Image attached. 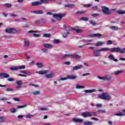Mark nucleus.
<instances>
[{"instance_id": "obj_28", "label": "nucleus", "mask_w": 125, "mask_h": 125, "mask_svg": "<svg viewBox=\"0 0 125 125\" xmlns=\"http://www.w3.org/2000/svg\"><path fill=\"white\" fill-rule=\"evenodd\" d=\"M74 6L75 5L74 4H68L64 5V7H68V8L74 7Z\"/></svg>"}, {"instance_id": "obj_44", "label": "nucleus", "mask_w": 125, "mask_h": 125, "mask_svg": "<svg viewBox=\"0 0 125 125\" xmlns=\"http://www.w3.org/2000/svg\"><path fill=\"white\" fill-rule=\"evenodd\" d=\"M120 53L121 54H124V53H125V48H123L122 49H121Z\"/></svg>"}, {"instance_id": "obj_48", "label": "nucleus", "mask_w": 125, "mask_h": 125, "mask_svg": "<svg viewBox=\"0 0 125 125\" xmlns=\"http://www.w3.org/2000/svg\"><path fill=\"white\" fill-rule=\"evenodd\" d=\"M90 115H91V116H97V113H96L95 112H92L90 113Z\"/></svg>"}, {"instance_id": "obj_57", "label": "nucleus", "mask_w": 125, "mask_h": 125, "mask_svg": "<svg viewBox=\"0 0 125 125\" xmlns=\"http://www.w3.org/2000/svg\"><path fill=\"white\" fill-rule=\"evenodd\" d=\"M90 120H91L92 121H99V119H98L95 117L91 118H90Z\"/></svg>"}, {"instance_id": "obj_25", "label": "nucleus", "mask_w": 125, "mask_h": 125, "mask_svg": "<svg viewBox=\"0 0 125 125\" xmlns=\"http://www.w3.org/2000/svg\"><path fill=\"white\" fill-rule=\"evenodd\" d=\"M96 90L95 89H92V90H86L84 91L85 93H92V92H95Z\"/></svg>"}, {"instance_id": "obj_18", "label": "nucleus", "mask_w": 125, "mask_h": 125, "mask_svg": "<svg viewBox=\"0 0 125 125\" xmlns=\"http://www.w3.org/2000/svg\"><path fill=\"white\" fill-rule=\"evenodd\" d=\"M92 38H100V37H102V35L101 34H94L90 35Z\"/></svg>"}, {"instance_id": "obj_52", "label": "nucleus", "mask_w": 125, "mask_h": 125, "mask_svg": "<svg viewBox=\"0 0 125 125\" xmlns=\"http://www.w3.org/2000/svg\"><path fill=\"white\" fill-rule=\"evenodd\" d=\"M3 122H4V117H0V123H2Z\"/></svg>"}, {"instance_id": "obj_11", "label": "nucleus", "mask_w": 125, "mask_h": 125, "mask_svg": "<svg viewBox=\"0 0 125 125\" xmlns=\"http://www.w3.org/2000/svg\"><path fill=\"white\" fill-rule=\"evenodd\" d=\"M72 121L74 123H83V119H81L76 118L72 119Z\"/></svg>"}, {"instance_id": "obj_21", "label": "nucleus", "mask_w": 125, "mask_h": 125, "mask_svg": "<svg viewBox=\"0 0 125 125\" xmlns=\"http://www.w3.org/2000/svg\"><path fill=\"white\" fill-rule=\"evenodd\" d=\"M105 44V42H98L95 44L96 46H101V45H103V44Z\"/></svg>"}, {"instance_id": "obj_40", "label": "nucleus", "mask_w": 125, "mask_h": 125, "mask_svg": "<svg viewBox=\"0 0 125 125\" xmlns=\"http://www.w3.org/2000/svg\"><path fill=\"white\" fill-rule=\"evenodd\" d=\"M18 70H23L26 68V66L25 65H21L20 66H18Z\"/></svg>"}, {"instance_id": "obj_38", "label": "nucleus", "mask_w": 125, "mask_h": 125, "mask_svg": "<svg viewBox=\"0 0 125 125\" xmlns=\"http://www.w3.org/2000/svg\"><path fill=\"white\" fill-rule=\"evenodd\" d=\"M32 94H33L34 95H39L41 94V92L40 91H35L32 92Z\"/></svg>"}, {"instance_id": "obj_54", "label": "nucleus", "mask_w": 125, "mask_h": 125, "mask_svg": "<svg viewBox=\"0 0 125 125\" xmlns=\"http://www.w3.org/2000/svg\"><path fill=\"white\" fill-rule=\"evenodd\" d=\"M92 17H97V16H99V14L98 13L96 14H93L91 15Z\"/></svg>"}, {"instance_id": "obj_55", "label": "nucleus", "mask_w": 125, "mask_h": 125, "mask_svg": "<svg viewBox=\"0 0 125 125\" xmlns=\"http://www.w3.org/2000/svg\"><path fill=\"white\" fill-rule=\"evenodd\" d=\"M54 43H59V42H60V40L55 39L54 40Z\"/></svg>"}, {"instance_id": "obj_8", "label": "nucleus", "mask_w": 125, "mask_h": 125, "mask_svg": "<svg viewBox=\"0 0 125 125\" xmlns=\"http://www.w3.org/2000/svg\"><path fill=\"white\" fill-rule=\"evenodd\" d=\"M82 117L83 118H88V117H91V115H90V112H83L81 114Z\"/></svg>"}, {"instance_id": "obj_26", "label": "nucleus", "mask_w": 125, "mask_h": 125, "mask_svg": "<svg viewBox=\"0 0 125 125\" xmlns=\"http://www.w3.org/2000/svg\"><path fill=\"white\" fill-rule=\"evenodd\" d=\"M121 73H124V70H118L115 71L114 73V75L115 76H117L118 75H120V74H121Z\"/></svg>"}, {"instance_id": "obj_51", "label": "nucleus", "mask_w": 125, "mask_h": 125, "mask_svg": "<svg viewBox=\"0 0 125 125\" xmlns=\"http://www.w3.org/2000/svg\"><path fill=\"white\" fill-rule=\"evenodd\" d=\"M4 5H5L6 7H11V4L10 3H5Z\"/></svg>"}, {"instance_id": "obj_27", "label": "nucleus", "mask_w": 125, "mask_h": 125, "mask_svg": "<svg viewBox=\"0 0 125 125\" xmlns=\"http://www.w3.org/2000/svg\"><path fill=\"white\" fill-rule=\"evenodd\" d=\"M109 28L112 30V31H117V30H119V27L115 26L109 27Z\"/></svg>"}, {"instance_id": "obj_15", "label": "nucleus", "mask_w": 125, "mask_h": 125, "mask_svg": "<svg viewBox=\"0 0 125 125\" xmlns=\"http://www.w3.org/2000/svg\"><path fill=\"white\" fill-rule=\"evenodd\" d=\"M43 46L46 48H52V47H53V45H52V44L46 43L43 44Z\"/></svg>"}, {"instance_id": "obj_36", "label": "nucleus", "mask_w": 125, "mask_h": 125, "mask_svg": "<svg viewBox=\"0 0 125 125\" xmlns=\"http://www.w3.org/2000/svg\"><path fill=\"white\" fill-rule=\"evenodd\" d=\"M71 31L72 30H73V31H76L77 33H82V29H76V28H71Z\"/></svg>"}, {"instance_id": "obj_9", "label": "nucleus", "mask_w": 125, "mask_h": 125, "mask_svg": "<svg viewBox=\"0 0 125 125\" xmlns=\"http://www.w3.org/2000/svg\"><path fill=\"white\" fill-rule=\"evenodd\" d=\"M5 32L8 34H14L16 30L14 28H8L5 30Z\"/></svg>"}, {"instance_id": "obj_10", "label": "nucleus", "mask_w": 125, "mask_h": 125, "mask_svg": "<svg viewBox=\"0 0 125 125\" xmlns=\"http://www.w3.org/2000/svg\"><path fill=\"white\" fill-rule=\"evenodd\" d=\"M121 48L115 47L111 49L110 52H120Z\"/></svg>"}, {"instance_id": "obj_17", "label": "nucleus", "mask_w": 125, "mask_h": 125, "mask_svg": "<svg viewBox=\"0 0 125 125\" xmlns=\"http://www.w3.org/2000/svg\"><path fill=\"white\" fill-rule=\"evenodd\" d=\"M104 81H111L112 80V76L109 75H106L104 76Z\"/></svg>"}, {"instance_id": "obj_7", "label": "nucleus", "mask_w": 125, "mask_h": 125, "mask_svg": "<svg viewBox=\"0 0 125 125\" xmlns=\"http://www.w3.org/2000/svg\"><path fill=\"white\" fill-rule=\"evenodd\" d=\"M67 80H76L78 78V76L74 75V74L67 75L66 76Z\"/></svg>"}, {"instance_id": "obj_49", "label": "nucleus", "mask_w": 125, "mask_h": 125, "mask_svg": "<svg viewBox=\"0 0 125 125\" xmlns=\"http://www.w3.org/2000/svg\"><path fill=\"white\" fill-rule=\"evenodd\" d=\"M11 113H16V108H12L10 110Z\"/></svg>"}, {"instance_id": "obj_5", "label": "nucleus", "mask_w": 125, "mask_h": 125, "mask_svg": "<svg viewBox=\"0 0 125 125\" xmlns=\"http://www.w3.org/2000/svg\"><path fill=\"white\" fill-rule=\"evenodd\" d=\"M64 31H65L67 32H64L62 34V38H63V39H66V38L68 37V35H70V34H71L70 32L72 31V29L70 28H68L67 29H64Z\"/></svg>"}, {"instance_id": "obj_53", "label": "nucleus", "mask_w": 125, "mask_h": 125, "mask_svg": "<svg viewBox=\"0 0 125 125\" xmlns=\"http://www.w3.org/2000/svg\"><path fill=\"white\" fill-rule=\"evenodd\" d=\"M66 80H68V78H67V76H66V77H65V78L61 77L60 79V81H66Z\"/></svg>"}, {"instance_id": "obj_61", "label": "nucleus", "mask_w": 125, "mask_h": 125, "mask_svg": "<svg viewBox=\"0 0 125 125\" xmlns=\"http://www.w3.org/2000/svg\"><path fill=\"white\" fill-rule=\"evenodd\" d=\"M112 43H113V42L111 40H108L107 42V44L109 45V44H112Z\"/></svg>"}, {"instance_id": "obj_12", "label": "nucleus", "mask_w": 125, "mask_h": 125, "mask_svg": "<svg viewBox=\"0 0 125 125\" xmlns=\"http://www.w3.org/2000/svg\"><path fill=\"white\" fill-rule=\"evenodd\" d=\"M83 68V65L80 64L78 65L75 66L73 67V71H76Z\"/></svg>"}, {"instance_id": "obj_63", "label": "nucleus", "mask_w": 125, "mask_h": 125, "mask_svg": "<svg viewBox=\"0 0 125 125\" xmlns=\"http://www.w3.org/2000/svg\"><path fill=\"white\" fill-rule=\"evenodd\" d=\"M98 79H99L100 80H103V81H104V77H100V76H97Z\"/></svg>"}, {"instance_id": "obj_4", "label": "nucleus", "mask_w": 125, "mask_h": 125, "mask_svg": "<svg viewBox=\"0 0 125 125\" xmlns=\"http://www.w3.org/2000/svg\"><path fill=\"white\" fill-rule=\"evenodd\" d=\"M65 16V14L59 13V14H53V18H56L58 21L62 20V18Z\"/></svg>"}, {"instance_id": "obj_45", "label": "nucleus", "mask_w": 125, "mask_h": 125, "mask_svg": "<svg viewBox=\"0 0 125 125\" xmlns=\"http://www.w3.org/2000/svg\"><path fill=\"white\" fill-rule=\"evenodd\" d=\"M82 21H88V18L85 17H82L80 19Z\"/></svg>"}, {"instance_id": "obj_58", "label": "nucleus", "mask_w": 125, "mask_h": 125, "mask_svg": "<svg viewBox=\"0 0 125 125\" xmlns=\"http://www.w3.org/2000/svg\"><path fill=\"white\" fill-rule=\"evenodd\" d=\"M7 81H8V82H14V81H15V79H14V78H9Z\"/></svg>"}, {"instance_id": "obj_46", "label": "nucleus", "mask_w": 125, "mask_h": 125, "mask_svg": "<svg viewBox=\"0 0 125 125\" xmlns=\"http://www.w3.org/2000/svg\"><path fill=\"white\" fill-rule=\"evenodd\" d=\"M90 24H91L93 25V26H96V24H97V23L96 22L93 21H90Z\"/></svg>"}, {"instance_id": "obj_33", "label": "nucleus", "mask_w": 125, "mask_h": 125, "mask_svg": "<svg viewBox=\"0 0 125 125\" xmlns=\"http://www.w3.org/2000/svg\"><path fill=\"white\" fill-rule=\"evenodd\" d=\"M25 118H26V119H31L32 118H34V115L31 114H28L25 115Z\"/></svg>"}, {"instance_id": "obj_37", "label": "nucleus", "mask_w": 125, "mask_h": 125, "mask_svg": "<svg viewBox=\"0 0 125 125\" xmlns=\"http://www.w3.org/2000/svg\"><path fill=\"white\" fill-rule=\"evenodd\" d=\"M44 38H50L51 37V34L45 33L43 35Z\"/></svg>"}, {"instance_id": "obj_60", "label": "nucleus", "mask_w": 125, "mask_h": 125, "mask_svg": "<svg viewBox=\"0 0 125 125\" xmlns=\"http://www.w3.org/2000/svg\"><path fill=\"white\" fill-rule=\"evenodd\" d=\"M18 76L19 77H24V78H26L27 77V76L25 74H20L19 75H18Z\"/></svg>"}, {"instance_id": "obj_32", "label": "nucleus", "mask_w": 125, "mask_h": 125, "mask_svg": "<svg viewBox=\"0 0 125 125\" xmlns=\"http://www.w3.org/2000/svg\"><path fill=\"white\" fill-rule=\"evenodd\" d=\"M76 88H77V89H82V88H84V86H81L80 84H77Z\"/></svg>"}, {"instance_id": "obj_47", "label": "nucleus", "mask_w": 125, "mask_h": 125, "mask_svg": "<svg viewBox=\"0 0 125 125\" xmlns=\"http://www.w3.org/2000/svg\"><path fill=\"white\" fill-rule=\"evenodd\" d=\"M6 91L7 92H12V91H13V89L10 88H8L6 89Z\"/></svg>"}, {"instance_id": "obj_23", "label": "nucleus", "mask_w": 125, "mask_h": 125, "mask_svg": "<svg viewBox=\"0 0 125 125\" xmlns=\"http://www.w3.org/2000/svg\"><path fill=\"white\" fill-rule=\"evenodd\" d=\"M101 51H110L111 52V48H107V47H104V48H102L100 49Z\"/></svg>"}, {"instance_id": "obj_13", "label": "nucleus", "mask_w": 125, "mask_h": 125, "mask_svg": "<svg viewBox=\"0 0 125 125\" xmlns=\"http://www.w3.org/2000/svg\"><path fill=\"white\" fill-rule=\"evenodd\" d=\"M0 77H1V78H9L10 76H9V75L7 73H0Z\"/></svg>"}, {"instance_id": "obj_39", "label": "nucleus", "mask_w": 125, "mask_h": 125, "mask_svg": "<svg viewBox=\"0 0 125 125\" xmlns=\"http://www.w3.org/2000/svg\"><path fill=\"white\" fill-rule=\"evenodd\" d=\"M16 84L18 85H22V84H23V82L21 80L18 81L16 82Z\"/></svg>"}, {"instance_id": "obj_31", "label": "nucleus", "mask_w": 125, "mask_h": 125, "mask_svg": "<svg viewBox=\"0 0 125 125\" xmlns=\"http://www.w3.org/2000/svg\"><path fill=\"white\" fill-rule=\"evenodd\" d=\"M29 45H30V42L28 41L24 42V47L25 48H28V47H29Z\"/></svg>"}, {"instance_id": "obj_41", "label": "nucleus", "mask_w": 125, "mask_h": 125, "mask_svg": "<svg viewBox=\"0 0 125 125\" xmlns=\"http://www.w3.org/2000/svg\"><path fill=\"white\" fill-rule=\"evenodd\" d=\"M117 13L118 14H125V10H120L117 11Z\"/></svg>"}, {"instance_id": "obj_56", "label": "nucleus", "mask_w": 125, "mask_h": 125, "mask_svg": "<svg viewBox=\"0 0 125 125\" xmlns=\"http://www.w3.org/2000/svg\"><path fill=\"white\" fill-rule=\"evenodd\" d=\"M63 64H64V65H71V62H64Z\"/></svg>"}, {"instance_id": "obj_16", "label": "nucleus", "mask_w": 125, "mask_h": 125, "mask_svg": "<svg viewBox=\"0 0 125 125\" xmlns=\"http://www.w3.org/2000/svg\"><path fill=\"white\" fill-rule=\"evenodd\" d=\"M108 58L110 60H113L115 62H118V59L114 58V56L112 54L109 55Z\"/></svg>"}, {"instance_id": "obj_6", "label": "nucleus", "mask_w": 125, "mask_h": 125, "mask_svg": "<svg viewBox=\"0 0 125 125\" xmlns=\"http://www.w3.org/2000/svg\"><path fill=\"white\" fill-rule=\"evenodd\" d=\"M100 49L99 50H94L93 51V56L94 57H100L101 56V53H100Z\"/></svg>"}, {"instance_id": "obj_62", "label": "nucleus", "mask_w": 125, "mask_h": 125, "mask_svg": "<svg viewBox=\"0 0 125 125\" xmlns=\"http://www.w3.org/2000/svg\"><path fill=\"white\" fill-rule=\"evenodd\" d=\"M91 8H92V9H93V10H98V7H97V6L92 7Z\"/></svg>"}, {"instance_id": "obj_35", "label": "nucleus", "mask_w": 125, "mask_h": 125, "mask_svg": "<svg viewBox=\"0 0 125 125\" xmlns=\"http://www.w3.org/2000/svg\"><path fill=\"white\" fill-rule=\"evenodd\" d=\"M12 71H18V66L12 67L10 68Z\"/></svg>"}, {"instance_id": "obj_3", "label": "nucleus", "mask_w": 125, "mask_h": 125, "mask_svg": "<svg viewBox=\"0 0 125 125\" xmlns=\"http://www.w3.org/2000/svg\"><path fill=\"white\" fill-rule=\"evenodd\" d=\"M99 98L100 99H103L104 100H110L111 99V96L106 93H103L102 94L99 95Z\"/></svg>"}, {"instance_id": "obj_64", "label": "nucleus", "mask_w": 125, "mask_h": 125, "mask_svg": "<svg viewBox=\"0 0 125 125\" xmlns=\"http://www.w3.org/2000/svg\"><path fill=\"white\" fill-rule=\"evenodd\" d=\"M42 51H43V52H44L45 53H47V49H45V48H43L42 49Z\"/></svg>"}, {"instance_id": "obj_24", "label": "nucleus", "mask_w": 125, "mask_h": 125, "mask_svg": "<svg viewBox=\"0 0 125 125\" xmlns=\"http://www.w3.org/2000/svg\"><path fill=\"white\" fill-rule=\"evenodd\" d=\"M86 13V11H77L76 13H75V14H80V15H82V14H84Z\"/></svg>"}, {"instance_id": "obj_59", "label": "nucleus", "mask_w": 125, "mask_h": 125, "mask_svg": "<svg viewBox=\"0 0 125 125\" xmlns=\"http://www.w3.org/2000/svg\"><path fill=\"white\" fill-rule=\"evenodd\" d=\"M83 6L87 8L90 7V6H91V4H84L83 5Z\"/></svg>"}, {"instance_id": "obj_43", "label": "nucleus", "mask_w": 125, "mask_h": 125, "mask_svg": "<svg viewBox=\"0 0 125 125\" xmlns=\"http://www.w3.org/2000/svg\"><path fill=\"white\" fill-rule=\"evenodd\" d=\"M99 113H101L102 114H104L106 113V111L105 110L99 109L97 111Z\"/></svg>"}, {"instance_id": "obj_22", "label": "nucleus", "mask_w": 125, "mask_h": 125, "mask_svg": "<svg viewBox=\"0 0 125 125\" xmlns=\"http://www.w3.org/2000/svg\"><path fill=\"white\" fill-rule=\"evenodd\" d=\"M54 77V73L51 72L50 74L46 75V78L47 79H51V78H53Z\"/></svg>"}, {"instance_id": "obj_29", "label": "nucleus", "mask_w": 125, "mask_h": 125, "mask_svg": "<svg viewBox=\"0 0 125 125\" xmlns=\"http://www.w3.org/2000/svg\"><path fill=\"white\" fill-rule=\"evenodd\" d=\"M93 123L92 122L86 121L83 122V125H92Z\"/></svg>"}, {"instance_id": "obj_50", "label": "nucleus", "mask_w": 125, "mask_h": 125, "mask_svg": "<svg viewBox=\"0 0 125 125\" xmlns=\"http://www.w3.org/2000/svg\"><path fill=\"white\" fill-rule=\"evenodd\" d=\"M33 37H34V38H40V37H41V35L40 34H34Z\"/></svg>"}, {"instance_id": "obj_42", "label": "nucleus", "mask_w": 125, "mask_h": 125, "mask_svg": "<svg viewBox=\"0 0 125 125\" xmlns=\"http://www.w3.org/2000/svg\"><path fill=\"white\" fill-rule=\"evenodd\" d=\"M27 107V104H24V105H19L18 106H17V108L18 109H20L21 108H25Z\"/></svg>"}, {"instance_id": "obj_14", "label": "nucleus", "mask_w": 125, "mask_h": 125, "mask_svg": "<svg viewBox=\"0 0 125 125\" xmlns=\"http://www.w3.org/2000/svg\"><path fill=\"white\" fill-rule=\"evenodd\" d=\"M47 73H48V70H42L36 72V74H39V75H44V74H47Z\"/></svg>"}, {"instance_id": "obj_1", "label": "nucleus", "mask_w": 125, "mask_h": 125, "mask_svg": "<svg viewBox=\"0 0 125 125\" xmlns=\"http://www.w3.org/2000/svg\"><path fill=\"white\" fill-rule=\"evenodd\" d=\"M101 8L103 13H104V14L105 15H110V14L112 13V11L116 10L115 9L109 10V8H108L107 6H102Z\"/></svg>"}, {"instance_id": "obj_34", "label": "nucleus", "mask_w": 125, "mask_h": 125, "mask_svg": "<svg viewBox=\"0 0 125 125\" xmlns=\"http://www.w3.org/2000/svg\"><path fill=\"white\" fill-rule=\"evenodd\" d=\"M39 2H40V5L43 3H47L48 2V0H41Z\"/></svg>"}, {"instance_id": "obj_30", "label": "nucleus", "mask_w": 125, "mask_h": 125, "mask_svg": "<svg viewBox=\"0 0 125 125\" xmlns=\"http://www.w3.org/2000/svg\"><path fill=\"white\" fill-rule=\"evenodd\" d=\"M36 65L38 68H42L43 67V64L42 62H37Z\"/></svg>"}, {"instance_id": "obj_19", "label": "nucleus", "mask_w": 125, "mask_h": 125, "mask_svg": "<svg viewBox=\"0 0 125 125\" xmlns=\"http://www.w3.org/2000/svg\"><path fill=\"white\" fill-rule=\"evenodd\" d=\"M31 13H35V14H43V11L42 10L31 11Z\"/></svg>"}, {"instance_id": "obj_20", "label": "nucleus", "mask_w": 125, "mask_h": 125, "mask_svg": "<svg viewBox=\"0 0 125 125\" xmlns=\"http://www.w3.org/2000/svg\"><path fill=\"white\" fill-rule=\"evenodd\" d=\"M31 5L32 6H38V5H41V3L40 2V1L32 2L31 3Z\"/></svg>"}, {"instance_id": "obj_2", "label": "nucleus", "mask_w": 125, "mask_h": 125, "mask_svg": "<svg viewBox=\"0 0 125 125\" xmlns=\"http://www.w3.org/2000/svg\"><path fill=\"white\" fill-rule=\"evenodd\" d=\"M66 57H71V58H74L76 59H79L81 58V56L77 54H65L64 56H62L60 57V59L63 60L66 59Z\"/></svg>"}]
</instances>
